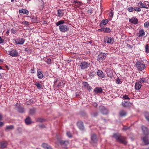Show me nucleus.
I'll use <instances>...</instances> for the list:
<instances>
[{"instance_id":"obj_1","label":"nucleus","mask_w":149,"mask_h":149,"mask_svg":"<svg viewBox=\"0 0 149 149\" xmlns=\"http://www.w3.org/2000/svg\"><path fill=\"white\" fill-rule=\"evenodd\" d=\"M65 23V21L63 20H61L56 23V26L60 25L59 29L61 32H65L68 31L69 29L68 26L65 24H63Z\"/></svg>"},{"instance_id":"obj_2","label":"nucleus","mask_w":149,"mask_h":149,"mask_svg":"<svg viewBox=\"0 0 149 149\" xmlns=\"http://www.w3.org/2000/svg\"><path fill=\"white\" fill-rule=\"evenodd\" d=\"M113 137L116 139L117 141L124 145H126L127 142L125 137L121 136L119 134H114Z\"/></svg>"},{"instance_id":"obj_3","label":"nucleus","mask_w":149,"mask_h":149,"mask_svg":"<svg viewBox=\"0 0 149 149\" xmlns=\"http://www.w3.org/2000/svg\"><path fill=\"white\" fill-rule=\"evenodd\" d=\"M138 70L139 71H142L146 68V66L143 61L137 62L135 65Z\"/></svg>"},{"instance_id":"obj_4","label":"nucleus","mask_w":149,"mask_h":149,"mask_svg":"<svg viewBox=\"0 0 149 149\" xmlns=\"http://www.w3.org/2000/svg\"><path fill=\"white\" fill-rule=\"evenodd\" d=\"M82 5V3L77 0H75L72 2V6L76 9L79 8L80 6Z\"/></svg>"},{"instance_id":"obj_5","label":"nucleus","mask_w":149,"mask_h":149,"mask_svg":"<svg viewBox=\"0 0 149 149\" xmlns=\"http://www.w3.org/2000/svg\"><path fill=\"white\" fill-rule=\"evenodd\" d=\"M8 52V54L12 57H17L18 55V52L15 49H11Z\"/></svg>"},{"instance_id":"obj_6","label":"nucleus","mask_w":149,"mask_h":149,"mask_svg":"<svg viewBox=\"0 0 149 149\" xmlns=\"http://www.w3.org/2000/svg\"><path fill=\"white\" fill-rule=\"evenodd\" d=\"M106 57V55L104 53H101L97 56V60L100 62H102L105 60Z\"/></svg>"},{"instance_id":"obj_7","label":"nucleus","mask_w":149,"mask_h":149,"mask_svg":"<svg viewBox=\"0 0 149 149\" xmlns=\"http://www.w3.org/2000/svg\"><path fill=\"white\" fill-rule=\"evenodd\" d=\"M114 41V39L113 38L107 37L104 41V42L109 44H112L113 43Z\"/></svg>"},{"instance_id":"obj_8","label":"nucleus","mask_w":149,"mask_h":149,"mask_svg":"<svg viewBox=\"0 0 149 149\" xmlns=\"http://www.w3.org/2000/svg\"><path fill=\"white\" fill-rule=\"evenodd\" d=\"M25 40L24 38L18 37L15 40V42L16 44L22 45L24 43Z\"/></svg>"},{"instance_id":"obj_9","label":"nucleus","mask_w":149,"mask_h":149,"mask_svg":"<svg viewBox=\"0 0 149 149\" xmlns=\"http://www.w3.org/2000/svg\"><path fill=\"white\" fill-rule=\"evenodd\" d=\"M88 66V63L85 61H82L80 63L79 65L81 68L82 69H84L87 68Z\"/></svg>"},{"instance_id":"obj_10","label":"nucleus","mask_w":149,"mask_h":149,"mask_svg":"<svg viewBox=\"0 0 149 149\" xmlns=\"http://www.w3.org/2000/svg\"><path fill=\"white\" fill-rule=\"evenodd\" d=\"M138 6L140 8H147V6H148V5L146 2L142 3V2L140 1L138 3Z\"/></svg>"},{"instance_id":"obj_11","label":"nucleus","mask_w":149,"mask_h":149,"mask_svg":"<svg viewBox=\"0 0 149 149\" xmlns=\"http://www.w3.org/2000/svg\"><path fill=\"white\" fill-rule=\"evenodd\" d=\"M99 31L103 32L104 33H110L111 31L110 29L109 28L107 27H102L101 29H99Z\"/></svg>"},{"instance_id":"obj_12","label":"nucleus","mask_w":149,"mask_h":149,"mask_svg":"<svg viewBox=\"0 0 149 149\" xmlns=\"http://www.w3.org/2000/svg\"><path fill=\"white\" fill-rule=\"evenodd\" d=\"M102 89L101 87H96L95 88L94 91L97 94H98L102 93Z\"/></svg>"},{"instance_id":"obj_13","label":"nucleus","mask_w":149,"mask_h":149,"mask_svg":"<svg viewBox=\"0 0 149 149\" xmlns=\"http://www.w3.org/2000/svg\"><path fill=\"white\" fill-rule=\"evenodd\" d=\"M143 133L144 134L148 135L149 132V131L148 129L146 127L142 126L141 127Z\"/></svg>"},{"instance_id":"obj_14","label":"nucleus","mask_w":149,"mask_h":149,"mask_svg":"<svg viewBox=\"0 0 149 149\" xmlns=\"http://www.w3.org/2000/svg\"><path fill=\"white\" fill-rule=\"evenodd\" d=\"M108 22V21L107 19H103L101 21L100 26L101 27H103L104 25H106Z\"/></svg>"},{"instance_id":"obj_15","label":"nucleus","mask_w":149,"mask_h":149,"mask_svg":"<svg viewBox=\"0 0 149 149\" xmlns=\"http://www.w3.org/2000/svg\"><path fill=\"white\" fill-rule=\"evenodd\" d=\"M8 145L7 142L6 141H3L0 142V147L3 148H6Z\"/></svg>"},{"instance_id":"obj_16","label":"nucleus","mask_w":149,"mask_h":149,"mask_svg":"<svg viewBox=\"0 0 149 149\" xmlns=\"http://www.w3.org/2000/svg\"><path fill=\"white\" fill-rule=\"evenodd\" d=\"M142 86V84L140 83L138 81L136 82L135 83V89L137 90H139L141 88Z\"/></svg>"},{"instance_id":"obj_17","label":"nucleus","mask_w":149,"mask_h":149,"mask_svg":"<svg viewBox=\"0 0 149 149\" xmlns=\"http://www.w3.org/2000/svg\"><path fill=\"white\" fill-rule=\"evenodd\" d=\"M129 21L132 24H136L138 23V20L136 18H132L130 19Z\"/></svg>"},{"instance_id":"obj_18","label":"nucleus","mask_w":149,"mask_h":149,"mask_svg":"<svg viewBox=\"0 0 149 149\" xmlns=\"http://www.w3.org/2000/svg\"><path fill=\"white\" fill-rule=\"evenodd\" d=\"M37 75L39 79H41L44 76L42 73V71H40V69H38L37 70Z\"/></svg>"},{"instance_id":"obj_19","label":"nucleus","mask_w":149,"mask_h":149,"mask_svg":"<svg viewBox=\"0 0 149 149\" xmlns=\"http://www.w3.org/2000/svg\"><path fill=\"white\" fill-rule=\"evenodd\" d=\"M97 73L98 76L100 77L104 78L105 77L104 73L101 70H98Z\"/></svg>"},{"instance_id":"obj_20","label":"nucleus","mask_w":149,"mask_h":149,"mask_svg":"<svg viewBox=\"0 0 149 149\" xmlns=\"http://www.w3.org/2000/svg\"><path fill=\"white\" fill-rule=\"evenodd\" d=\"M130 102L124 101L122 102V105L124 107H129L130 104H131Z\"/></svg>"},{"instance_id":"obj_21","label":"nucleus","mask_w":149,"mask_h":149,"mask_svg":"<svg viewBox=\"0 0 149 149\" xmlns=\"http://www.w3.org/2000/svg\"><path fill=\"white\" fill-rule=\"evenodd\" d=\"M91 140L93 143H95L97 141L96 136L95 134H92L91 136Z\"/></svg>"},{"instance_id":"obj_22","label":"nucleus","mask_w":149,"mask_h":149,"mask_svg":"<svg viewBox=\"0 0 149 149\" xmlns=\"http://www.w3.org/2000/svg\"><path fill=\"white\" fill-rule=\"evenodd\" d=\"M19 12L20 13L25 14L27 15H28L29 13V11L25 9L20 10H19Z\"/></svg>"},{"instance_id":"obj_23","label":"nucleus","mask_w":149,"mask_h":149,"mask_svg":"<svg viewBox=\"0 0 149 149\" xmlns=\"http://www.w3.org/2000/svg\"><path fill=\"white\" fill-rule=\"evenodd\" d=\"M139 82L141 84L142 83H146L148 82V80H147L145 78H142L139 79L138 80Z\"/></svg>"},{"instance_id":"obj_24","label":"nucleus","mask_w":149,"mask_h":149,"mask_svg":"<svg viewBox=\"0 0 149 149\" xmlns=\"http://www.w3.org/2000/svg\"><path fill=\"white\" fill-rule=\"evenodd\" d=\"M77 125L80 130H83L84 127L82 122L81 121L77 123Z\"/></svg>"},{"instance_id":"obj_25","label":"nucleus","mask_w":149,"mask_h":149,"mask_svg":"<svg viewBox=\"0 0 149 149\" xmlns=\"http://www.w3.org/2000/svg\"><path fill=\"white\" fill-rule=\"evenodd\" d=\"M59 142L61 145L66 146L69 144V141H64L61 140L59 141Z\"/></svg>"},{"instance_id":"obj_26","label":"nucleus","mask_w":149,"mask_h":149,"mask_svg":"<svg viewBox=\"0 0 149 149\" xmlns=\"http://www.w3.org/2000/svg\"><path fill=\"white\" fill-rule=\"evenodd\" d=\"M143 141L145 145H148L149 144V141L146 136L143 138Z\"/></svg>"},{"instance_id":"obj_27","label":"nucleus","mask_w":149,"mask_h":149,"mask_svg":"<svg viewBox=\"0 0 149 149\" xmlns=\"http://www.w3.org/2000/svg\"><path fill=\"white\" fill-rule=\"evenodd\" d=\"M64 14V13L62 10H58L57 15V16L60 17H61L63 16Z\"/></svg>"},{"instance_id":"obj_28","label":"nucleus","mask_w":149,"mask_h":149,"mask_svg":"<svg viewBox=\"0 0 149 149\" xmlns=\"http://www.w3.org/2000/svg\"><path fill=\"white\" fill-rule=\"evenodd\" d=\"M42 146L45 149H52L51 147L47 143H43Z\"/></svg>"},{"instance_id":"obj_29","label":"nucleus","mask_w":149,"mask_h":149,"mask_svg":"<svg viewBox=\"0 0 149 149\" xmlns=\"http://www.w3.org/2000/svg\"><path fill=\"white\" fill-rule=\"evenodd\" d=\"M145 34V32L143 29L140 30L139 33L138 34V36L139 37L144 36Z\"/></svg>"},{"instance_id":"obj_30","label":"nucleus","mask_w":149,"mask_h":149,"mask_svg":"<svg viewBox=\"0 0 149 149\" xmlns=\"http://www.w3.org/2000/svg\"><path fill=\"white\" fill-rule=\"evenodd\" d=\"M144 115L145 118L147 120L149 121V113L147 112H146L144 113Z\"/></svg>"},{"instance_id":"obj_31","label":"nucleus","mask_w":149,"mask_h":149,"mask_svg":"<svg viewBox=\"0 0 149 149\" xmlns=\"http://www.w3.org/2000/svg\"><path fill=\"white\" fill-rule=\"evenodd\" d=\"M102 112L104 114H106L108 113V111L107 109L104 108L102 109Z\"/></svg>"},{"instance_id":"obj_32","label":"nucleus","mask_w":149,"mask_h":149,"mask_svg":"<svg viewBox=\"0 0 149 149\" xmlns=\"http://www.w3.org/2000/svg\"><path fill=\"white\" fill-rule=\"evenodd\" d=\"M35 85H36L37 88L39 89L42 88V85L40 84L38 82H36L35 83Z\"/></svg>"},{"instance_id":"obj_33","label":"nucleus","mask_w":149,"mask_h":149,"mask_svg":"<svg viewBox=\"0 0 149 149\" xmlns=\"http://www.w3.org/2000/svg\"><path fill=\"white\" fill-rule=\"evenodd\" d=\"M13 125H10L6 126V130H10L13 128Z\"/></svg>"},{"instance_id":"obj_34","label":"nucleus","mask_w":149,"mask_h":149,"mask_svg":"<svg viewBox=\"0 0 149 149\" xmlns=\"http://www.w3.org/2000/svg\"><path fill=\"white\" fill-rule=\"evenodd\" d=\"M25 121L27 124H30L31 123V120L29 117L26 118L25 119Z\"/></svg>"},{"instance_id":"obj_35","label":"nucleus","mask_w":149,"mask_h":149,"mask_svg":"<svg viewBox=\"0 0 149 149\" xmlns=\"http://www.w3.org/2000/svg\"><path fill=\"white\" fill-rule=\"evenodd\" d=\"M107 74L108 76L111 78L113 77V75L112 72L111 71H110L109 72H107Z\"/></svg>"},{"instance_id":"obj_36","label":"nucleus","mask_w":149,"mask_h":149,"mask_svg":"<svg viewBox=\"0 0 149 149\" xmlns=\"http://www.w3.org/2000/svg\"><path fill=\"white\" fill-rule=\"evenodd\" d=\"M146 52L147 53H149V42L145 47Z\"/></svg>"},{"instance_id":"obj_37","label":"nucleus","mask_w":149,"mask_h":149,"mask_svg":"<svg viewBox=\"0 0 149 149\" xmlns=\"http://www.w3.org/2000/svg\"><path fill=\"white\" fill-rule=\"evenodd\" d=\"M126 112L122 110L120 112V115L121 116H124L126 115Z\"/></svg>"},{"instance_id":"obj_38","label":"nucleus","mask_w":149,"mask_h":149,"mask_svg":"<svg viewBox=\"0 0 149 149\" xmlns=\"http://www.w3.org/2000/svg\"><path fill=\"white\" fill-rule=\"evenodd\" d=\"M95 73V72H91L89 74V75L91 77H93Z\"/></svg>"},{"instance_id":"obj_39","label":"nucleus","mask_w":149,"mask_h":149,"mask_svg":"<svg viewBox=\"0 0 149 149\" xmlns=\"http://www.w3.org/2000/svg\"><path fill=\"white\" fill-rule=\"evenodd\" d=\"M82 84L83 86L86 88L89 86V84L86 82H83Z\"/></svg>"},{"instance_id":"obj_40","label":"nucleus","mask_w":149,"mask_h":149,"mask_svg":"<svg viewBox=\"0 0 149 149\" xmlns=\"http://www.w3.org/2000/svg\"><path fill=\"white\" fill-rule=\"evenodd\" d=\"M134 10H135L136 11H138V12H140L141 10V9L140 8H138L137 7H135L134 8Z\"/></svg>"},{"instance_id":"obj_41","label":"nucleus","mask_w":149,"mask_h":149,"mask_svg":"<svg viewBox=\"0 0 149 149\" xmlns=\"http://www.w3.org/2000/svg\"><path fill=\"white\" fill-rule=\"evenodd\" d=\"M22 23L24 25L26 26H28L29 25V22L25 21H23L22 22Z\"/></svg>"},{"instance_id":"obj_42","label":"nucleus","mask_w":149,"mask_h":149,"mask_svg":"<svg viewBox=\"0 0 149 149\" xmlns=\"http://www.w3.org/2000/svg\"><path fill=\"white\" fill-rule=\"evenodd\" d=\"M32 21L34 23H37L38 20H37V18L35 17H33L32 18Z\"/></svg>"},{"instance_id":"obj_43","label":"nucleus","mask_w":149,"mask_h":149,"mask_svg":"<svg viewBox=\"0 0 149 149\" xmlns=\"http://www.w3.org/2000/svg\"><path fill=\"white\" fill-rule=\"evenodd\" d=\"M144 26L145 28H148L149 26V22H146L144 23Z\"/></svg>"},{"instance_id":"obj_44","label":"nucleus","mask_w":149,"mask_h":149,"mask_svg":"<svg viewBox=\"0 0 149 149\" xmlns=\"http://www.w3.org/2000/svg\"><path fill=\"white\" fill-rule=\"evenodd\" d=\"M63 85V83L62 82H61V81H59L58 82V84L57 85V86L58 87H59L62 86Z\"/></svg>"},{"instance_id":"obj_45","label":"nucleus","mask_w":149,"mask_h":149,"mask_svg":"<svg viewBox=\"0 0 149 149\" xmlns=\"http://www.w3.org/2000/svg\"><path fill=\"white\" fill-rule=\"evenodd\" d=\"M18 111L20 113H22L24 112V109L22 107H20L18 109Z\"/></svg>"},{"instance_id":"obj_46","label":"nucleus","mask_w":149,"mask_h":149,"mask_svg":"<svg viewBox=\"0 0 149 149\" xmlns=\"http://www.w3.org/2000/svg\"><path fill=\"white\" fill-rule=\"evenodd\" d=\"M128 10L130 12H132L134 10V8L132 7H130L129 8H128Z\"/></svg>"},{"instance_id":"obj_47","label":"nucleus","mask_w":149,"mask_h":149,"mask_svg":"<svg viewBox=\"0 0 149 149\" xmlns=\"http://www.w3.org/2000/svg\"><path fill=\"white\" fill-rule=\"evenodd\" d=\"M66 134L67 136L69 137L70 138L72 137V134L69 132H67L66 133Z\"/></svg>"},{"instance_id":"obj_48","label":"nucleus","mask_w":149,"mask_h":149,"mask_svg":"<svg viewBox=\"0 0 149 149\" xmlns=\"http://www.w3.org/2000/svg\"><path fill=\"white\" fill-rule=\"evenodd\" d=\"M113 15V13L112 11V10H111L109 14V16L111 18V19L112 18Z\"/></svg>"},{"instance_id":"obj_49","label":"nucleus","mask_w":149,"mask_h":149,"mask_svg":"<svg viewBox=\"0 0 149 149\" xmlns=\"http://www.w3.org/2000/svg\"><path fill=\"white\" fill-rule=\"evenodd\" d=\"M52 60L50 58L47 59L46 61V62L48 64H50L51 63Z\"/></svg>"},{"instance_id":"obj_50","label":"nucleus","mask_w":149,"mask_h":149,"mask_svg":"<svg viewBox=\"0 0 149 149\" xmlns=\"http://www.w3.org/2000/svg\"><path fill=\"white\" fill-rule=\"evenodd\" d=\"M123 98L124 100L130 99V98L128 97V96L126 95L123 96Z\"/></svg>"},{"instance_id":"obj_51","label":"nucleus","mask_w":149,"mask_h":149,"mask_svg":"<svg viewBox=\"0 0 149 149\" xmlns=\"http://www.w3.org/2000/svg\"><path fill=\"white\" fill-rule=\"evenodd\" d=\"M35 111L34 109H31L30 111V113L31 114H33L35 113Z\"/></svg>"},{"instance_id":"obj_52","label":"nucleus","mask_w":149,"mask_h":149,"mask_svg":"<svg viewBox=\"0 0 149 149\" xmlns=\"http://www.w3.org/2000/svg\"><path fill=\"white\" fill-rule=\"evenodd\" d=\"M4 40L2 39L1 36H0V44H1L4 42Z\"/></svg>"},{"instance_id":"obj_53","label":"nucleus","mask_w":149,"mask_h":149,"mask_svg":"<svg viewBox=\"0 0 149 149\" xmlns=\"http://www.w3.org/2000/svg\"><path fill=\"white\" fill-rule=\"evenodd\" d=\"M86 88L89 91H90L92 89V88L91 87L88 86L87 87V88Z\"/></svg>"},{"instance_id":"obj_54","label":"nucleus","mask_w":149,"mask_h":149,"mask_svg":"<svg viewBox=\"0 0 149 149\" xmlns=\"http://www.w3.org/2000/svg\"><path fill=\"white\" fill-rule=\"evenodd\" d=\"M11 32L13 33H16L15 31L13 29L11 30Z\"/></svg>"},{"instance_id":"obj_55","label":"nucleus","mask_w":149,"mask_h":149,"mask_svg":"<svg viewBox=\"0 0 149 149\" xmlns=\"http://www.w3.org/2000/svg\"><path fill=\"white\" fill-rule=\"evenodd\" d=\"M97 104L96 103L94 102L93 103V105L94 107H96L97 106Z\"/></svg>"},{"instance_id":"obj_56","label":"nucleus","mask_w":149,"mask_h":149,"mask_svg":"<svg viewBox=\"0 0 149 149\" xmlns=\"http://www.w3.org/2000/svg\"><path fill=\"white\" fill-rule=\"evenodd\" d=\"M128 129V127H124L123 128V130H126Z\"/></svg>"},{"instance_id":"obj_57","label":"nucleus","mask_w":149,"mask_h":149,"mask_svg":"<svg viewBox=\"0 0 149 149\" xmlns=\"http://www.w3.org/2000/svg\"><path fill=\"white\" fill-rule=\"evenodd\" d=\"M43 120L41 118H39L38 119V121H40V122H42L43 121Z\"/></svg>"},{"instance_id":"obj_58","label":"nucleus","mask_w":149,"mask_h":149,"mask_svg":"<svg viewBox=\"0 0 149 149\" xmlns=\"http://www.w3.org/2000/svg\"><path fill=\"white\" fill-rule=\"evenodd\" d=\"M97 113H94L93 114V116H97Z\"/></svg>"},{"instance_id":"obj_59","label":"nucleus","mask_w":149,"mask_h":149,"mask_svg":"<svg viewBox=\"0 0 149 149\" xmlns=\"http://www.w3.org/2000/svg\"><path fill=\"white\" fill-rule=\"evenodd\" d=\"M3 124V123L2 122H0V126H2Z\"/></svg>"},{"instance_id":"obj_60","label":"nucleus","mask_w":149,"mask_h":149,"mask_svg":"<svg viewBox=\"0 0 149 149\" xmlns=\"http://www.w3.org/2000/svg\"><path fill=\"white\" fill-rule=\"evenodd\" d=\"M2 115L0 114V120L2 119Z\"/></svg>"},{"instance_id":"obj_61","label":"nucleus","mask_w":149,"mask_h":149,"mask_svg":"<svg viewBox=\"0 0 149 149\" xmlns=\"http://www.w3.org/2000/svg\"><path fill=\"white\" fill-rule=\"evenodd\" d=\"M9 30H8L7 31H6V33L8 34L9 33Z\"/></svg>"},{"instance_id":"obj_62","label":"nucleus","mask_w":149,"mask_h":149,"mask_svg":"<svg viewBox=\"0 0 149 149\" xmlns=\"http://www.w3.org/2000/svg\"><path fill=\"white\" fill-rule=\"evenodd\" d=\"M17 0H11V2H13L14 1H15V2H16L17 1Z\"/></svg>"},{"instance_id":"obj_63","label":"nucleus","mask_w":149,"mask_h":149,"mask_svg":"<svg viewBox=\"0 0 149 149\" xmlns=\"http://www.w3.org/2000/svg\"><path fill=\"white\" fill-rule=\"evenodd\" d=\"M3 62V61L2 59H0V63H2Z\"/></svg>"},{"instance_id":"obj_64","label":"nucleus","mask_w":149,"mask_h":149,"mask_svg":"<svg viewBox=\"0 0 149 149\" xmlns=\"http://www.w3.org/2000/svg\"><path fill=\"white\" fill-rule=\"evenodd\" d=\"M25 51H28V49L27 48H26L25 49Z\"/></svg>"}]
</instances>
